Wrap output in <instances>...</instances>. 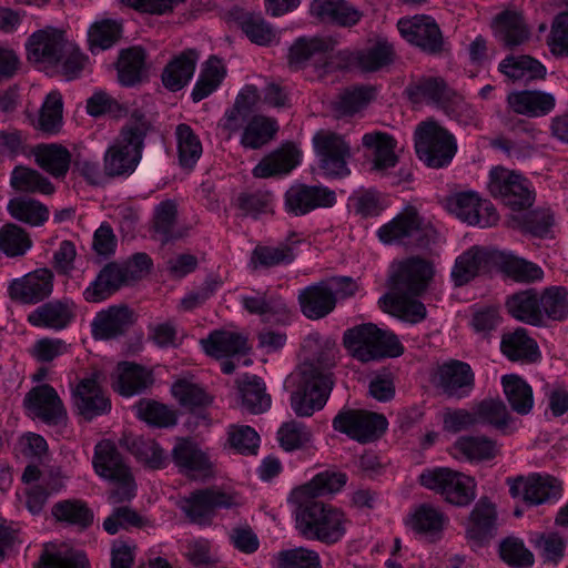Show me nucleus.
I'll return each instance as SVG.
<instances>
[{
  "instance_id": "17",
  "label": "nucleus",
  "mask_w": 568,
  "mask_h": 568,
  "mask_svg": "<svg viewBox=\"0 0 568 568\" xmlns=\"http://www.w3.org/2000/svg\"><path fill=\"white\" fill-rule=\"evenodd\" d=\"M400 36L409 43L428 53L442 50L444 41L436 21L429 16L402 18L397 22Z\"/></svg>"
},
{
  "instance_id": "6",
  "label": "nucleus",
  "mask_w": 568,
  "mask_h": 568,
  "mask_svg": "<svg viewBox=\"0 0 568 568\" xmlns=\"http://www.w3.org/2000/svg\"><path fill=\"white\" fill-rule=\"evenodd\" d=\"M343 341L349 354L363 363L398 357L404 353V347L396 335L372 323L348 328Z\"/></svg>"
},
{
  "instance_id": "32",
  "label": "nucleus",
  "mask_w": 568,
  "mask_h": 568,
  "mask_svg": "<svg viewBox=\"0 0 568 568\" xmlns=\"http://www.w3.org/2000/svg\"><path fill=\"white\" fill-rule=\"evenodd\" d=\"M302 313L310 320H320L335 308L333 291L327 281L310 285L298 293Z\"/></svg>"
},
{
  "instance_id": "54",
  "label": "nucleus",
  "mask_w": 568,
  "mask_h": 568,
  "mask_svg": "<svg viewBox=\"0 0 568 568\" xmlns=\"http://www.w3.org/2000/svg\"><path fill=\"white\" fill-rule=\"evenodd\" d=\"M63 101L59 91H51L47 94L37 122V129L48 135L60 132L63 123Z\"/></svg>"
},
{
  "instance_id": "23",
  "label": "nucleus",
  "mask_w": 568,
  "mask_h": 568,
  "mask_svg": "<svg viewBox=\"0 0 568 568\" xmlns=\"http://www.w3.org/2000/svg\"><path fill=\"white\" fill-rule=\"evenodd\" d=\"M77 317V306L70 298L47 302L28 315V322L34 327L53 331L67 328Z\"/></svg>"
},
{
  "instance_id": "55",
  "label": "nucleus",
  "mask_w": 568,
  "mask_h": 568,
  "mask_svg": "<svg viewBox=\"0 0 568 568\" xmlns=\"http://www.w3.org/2000/svg\"><path fill=\"white\" fill-rule=\"evenodd\" d=\"M11 186L19 192L39 193L50 195L55 187L50 180L40 172L28 168H16L11 173Z\"/></svg>"
},
{
  "instance_id": "20",
  "label": "nucleus",
  "mask_w": 568,
  "mask_h": 568,
  "mask_svg": "<svg viewBox=\"0 0 568 568\" xmlns=\"http://www.w3.org/2000/svg\"><path fill=\"white\" fill-rule=\"evenodd\" d=\"M100 373H93L83 378L73 392L74 406L88 420L106 414L111 409V402L100 386Z\"/></svg>"
},
{
  "instance_id": "7",
  "label": "nucleus",
  "mask_w": 568,
  "mask_h": 568,
  "mask_svg": "<svg viewBox=\"0 0 568 568\" xmlns=\"http://www.w3.org/2000/svg\"><path fill=\"white\" fill-rule=\"evenodd\" d=\"M341 54L335 52L331 38L300 37L291 44L286 58L291 70L312 69L322 78L335 69V60Z\"/></svg>"
},
{
  "instance_id": "22",
  "label": "nucleus",
  "mask_w": 568,
  "mask_h": 568,
  "mask_svg": "<svg viewBox=\"0 0 568 568\" xmlns=\"http://www.w3.org/2000/svg\"><path fill=\"white\" fill-rule=\"evenodd\" d=\"M53 291V274L48 268L36 270L9 285L11 298L26 304H36L49 297Z\"/></svg>"
},
{
  "instance_id": "40",
  "label": "nucleus",
  "mask_w": 568,
  "mask_h": 568,
  "mask_svg": "<svg viewBox=\"0 0 568 568\" xmlns=\"http://www.w3.org/2000/svg\"><path fill=\"white\" fill-rule=\"evenodd\" d=\"M300 151L294 145H284L272 152L254 166L255 178L266 179L276 174H286L300 163Z\"/></svg>"
},
{
  "instance_id": "37",
  "label": "nucleus",
  "mask_w": 568,
  "mask_h": 568,
  "mask_svg": "<svg viewBox=\"0 0 568 568\" xmlns=\"http://www.w3.org/2000/svg\"><path fill=\"white\" fill-rule=\"evenodd\" d=\"M201 344L207 355L216 358L245 354L250 349L244 334L229 329L212 332Z\"/></svg>"
},
{
  "instance_id": "61",
  "label": "nucleus",
  "mask_w": 568,
  "mask_h": 568,
  "mask_svg": "<svg viewBox=\"0 0 568 568\" xmlns=\"http://www.w3.org/2000/svg\"><path fill=\"white\" fill-rule=\"evenodd\" d=\"M277 131L276 122L264 116H254L245 126L241 144L246 149H258L267 143Z\"/></svg>"
},
{
  "instance_id": "11",
  "label": "nucleus",
  "mask_w": 568,
  "mask_h": 568,
  "mask_svg": "<svg viewBox=\"0 0 568 568\" xmlns=\"http://www.w3.org/2000/svg\"><path fill=\"white\" fill-rule=\"evenodd\" d=\"M444 206L460 221L483 229L497 224L499 220L495 206L471 191L449 195L445 199Z\"/></svg>"
},
{
  "instance_id": "44",
  "label": "nucleus",
  "mask_w": 568,
  "mask_h": 568,
  "mask_svg": "<svg viewBox=\"0 0 568 568\" xmlns=\"http://www.w3.org/2000/svg\"><path fill=\"white\" fill-rule=\"evenodd\" d=\"M500 349L510 361L535 362L539 357L537 343L521 327L503 335Z\"/></svg>"
},
{
  "instance_id": "28",
  "label": "nucleus",
  "mask_w": 568,
  "mask_h": 568,
  "mask_svg": "<svg viewBox=\"0 0 568 568\" xmlns=\"http://www.w3.org/2000/svg\"><path fill=\"white\" fill-rule=\"evenodd\" d=\"M497 443L484 435L459 436L450 447V455L458 460L484 463L499 454Z\"/></svg>"
},
{
  "instance_id": "36",
  "label": "nucleus",
  "mask_w": 568,
  "mask_h": 568,
  "mask_svg": "<svg viewBox=\"0 0 568 568\" xmlns=\"http://www.w3.org/2000/svg\"><path fill=\"white\" fill-rule=\"evenodd\" d=\"M152 383L153 377L150 371L124 362L118 365L112 386L120 395L132 397L144 392Z\"/></svg>"
},
{
  "instance_id": "60",
  "label": "nucleus",
  "mask_w": 568,
  "mask_h": 568,
  "mask_svg": "<svg viewBox=\"0 0 568 568\" xmlns=\"http://www.w3.org/2000/svg\"><path fill=\"white\" fill-rule=\"evenodd\" d=\"M145 52L141 48H131L121 52L118 62V77L121 84L132 87L141 80Z\"/></svg>"
},
{
  "instance_id": "41",
  "label": "nucleus",
  "mask_w": 568,
  "mask_h": 568,
  "mask_svg": "<svg viewBox=\"0 0 568 568\" xmlns=\"http://www.w3.org/2000/svg\"><path fill=\"white\" fill-rule=\"evenodd\" d=\"M407 92L414 102H425L443 109L455 91L442 78L428 77L412 83Z\"/></svg>"
},
{
  "instance_id": "51",
  "label": "nucleus",
  "mask_w": 568,
  "mask_h": 568,
  "mask_svg": "<svg viewBox=\"0 0 568 568\" xmlns=\"http://www.w3.org/2000/svg\"><path fill=\"white\" fill-rule=\"evenodd\" d=\"M176 204L172 200L162 201L154 207L153 229L162 243L183 236V233L176 229Z\"/></svg>"
},
{
  "instance_id": "53",
  "label": "nucleus",
  "mask_w": 568,
  "mask_h": 568,
  "mask_svg": "<svg viewBox=\"0 0 568 568\" xmlns=\"http://www.w3.org/2000/svg\"><path fill=\"white\" fill-rule=\"evenodd\" d=\"M476 426L488 425L505 432L511 420L506 405L500 399L487 398L473 407Z\"/></svg>"
},
{
  "instance_id": "19",
  "label": "nucleus",
  "mask_w": 568,
  "mask_h": 568,
  "mask_svg": "<svg viewBox=\"0 0 568 568\" xmlns=\"http://www.w3.org/2000/svg\"><path fill=\"white\" fill-rule=\"evenodd\" d=\"M26 409L30 415L40 418L48 425H60L65 420L67 413L55 389L43 384L33 387L24 397Z\"/></svg>"
},
{
  "instance_id": "21",
  "label": "nucleus",
  "mask_w": 568,
  "mask_h": 568,
  "mask_svg": "<svg viewBox=\"0 0 568 568\" xmlns=\"http://www.w3.org/2000/svg\"><path fill=\"white\" fill-rule=\"evenodd\" d=\"M497 251L474 245L457 256L450 273L452 280L457 286L465 285L488 271L490 264H497Z\"/></svg>"
},
{
  "instance_id": "24",
  "label": "nucleus",
  "mask_w": 568,
  "mask_h": 568,
  "mask_svg": "<svg viewBox=\"0 0 568 568\" xmlns=\"http://www.w3.org/2000/svg\"><path fill=\"white\" fill-rule=\"evenodd\" d=\"M448 523L447 515L432 504L418 505L406 519V526L419 538L428 541L440 539Z\"/></svg>"
},
{
  "instance_id": "30",
  "label": "nucleus",
  "mask_w": 568,
  "mask_h": 568,
  "mask_svg": "<svg viewBox=\"0 0 568 568\" xmlns=\"http://www.w3.org/2000/svg\"><path fill=\"white\" fill-rule=\"evenodd\" d=\"M362 144L368 151L374 171L386 172L397 164V143L392 135L379 131L368 132L363 135Z\"/></svg>"
},
{
  "instance_id": "56",
  "label": "nucleus",
  "mask_w": 568,
  "mask_h": 568,
  "mask_svg": "<svg viewBox=\"0 0 568 568\" xmlns=\"http://www.w3.org/2000/svg\"><path fill=\"white\" fill-rule=\"evenodd\" d=\"M394 58L393 45L378 41L375 45L353 54V63L364 72H374L388 65Z\"/></svg>"
},
{
  "instance_id": "18",
  "label": "nucleus",
  "mask_w": 568,
  "mask_h": 568,
  "mask_svg": "<svg viewBox=\"0 0 568 568\" xmlns=\"http://www.w3.org/2000/svg\"><path fill=\"white\" fill-rule=\"evenodd\" d=\"M242 307L250 314L257 315L265 323L286 324L291 318V308L277 294L252 291L240 295Z\"/></svg>"
},
{
  "instance_id": "47",
  "label": "nucleus",
  "mask_w": 568,
  "mask_h": 568,
  "mask_svg": "<svg viewBox=\"0 0 568 568\" xmlns=\"http://www.w3.org/2000/svg\"><path fill=\"white\" fill-rule=\"evenodd\" d=\"M179 163L184 169H193L203 153L200 138L193 129L181 123L175 129Z\"/></svg>"
},
{
  "instance_id": "29",
  "label": "nucleus",
  "mask_w": 568,
  "mask_h": 568,
  "mask_svg": "<svg viewBox=\"0 0 568 568\" xmlns=\"http://www.w3.org/2000/svg\"><path fill=\"white\" fill-rule=\"evenodd\" d=\"M69 44L61 32L40 30L34 32L28 41V57L36 62L58 63Z\"/></svg>"
},
{
  "instance_id": "52",
  "label": "nucleus",
  "mask_w": 568,
  "mask_h": 568,
  "mask_svg": "<svg viewBox=\"0 0 568 568\" xmlns=\"http://www.w3.org/2000/svg\"><path fill=\"white\" fill-rule=\"evenodd\" d=\"M497 264L506 275L517 282L529 283L540 281L544 277V271L540 266L513 254L498 252Z\"/></svg>"
},
{
  "instance_id": "3",
  "label": "nucleus",
  "mask_w": 568,
  "mask_h": 568,
  "mask_svg": "<svg viewBox=\"0 0 568 568\" xmlns=\"http://www.w3.org/2000/svg\"><path fill=\"white\" fill-rule=\"evenodd\" d=\"M287 382L294 387L290 397L291 408L298 417H311L323 409L334 385L329 366L312 361L302 363Z\"/></svg>"
},
{
  "instance_id": "14",
  "label": "nucleus",
  "mask_w": 568,
  "mask_h": 568,
  "mask_svg": "<svg viewBox=\"0 0 568 568\" xmlns=\"http://www.w3.org/2000/svg\"><path fill=\"white\" fill-rule=\"evenodd\" d=\"M509 493L530 506H537L561 496V483L547 474H531L527 477L508 479Z\"/></svg>"
},
{
  "instance_id": "64",
  "label": "nucleus",
  "mask_w": 568,
  "mask_h": 568,
  "mask_svg": "<svg viewBox=\"0 0 568 568\" xmlns=\"http://www.w3.org/2000/svg\"><path fill=\"white\" fill-rule=\"evenodd\" d=\"M542 315L555 321H561L568 316V290L562 286L546 288L539 298Z\"/></svg>"
},
{
  "instance_id": "46",
  "label": "nucleus",
  "mask_w": 568,
  "mask_h": 568,
  "mask_svg": "<svg viewBox=\"0 0 568 568\" xmlns=\"http://www.w3.org/2000/svg\"><path fill=\"white\" fill-rule=\"evenodd\" d=\"M226 75V68L223 61L212 55L202 65L199 79L192 90V99L194 102L207 98L222 83Z\"/></svg>"
},
{
  "instance_id": "12",
  "label": "nucleus",
  "mask_w": 568,
  "mask_h": 568,
  "mask_svg": "<svg viewBox=\"0 0 568 568\" xmlns=\"http://www.w3.org/2000/svg\"><path fill=\"white\" fill-rule=\"evenodd\" d=\"M386 418L376 413L343 409L333 418V428L359 443L376 439L387 428Z\"/></svg>"
},
{
  "instance_id": "1",
  "label": "nucleus",
  "mask_w": 568,
  "mask_h": 568,
  "mask_svg": "<svg viewBox=\"0 0 568 568\" xmlns=\"http://www.w3.org/2000/svg\"><path fill=\"white\" fill-rule=\"evenodd\" d=\"M346 479L343 473L326 470L290 493L287 501L295 507V528L303 538L333 545L345 536V514L316 498L338 491L346 484Z\"/></svg>"
},
{
  "instance_id": "5",
  "label": "nucleus",
  "mask_w": 568,
  "mask_h": 568,
  "mask_svg": "<svg viewBox=\"0 0 568 568\" xmlns=\"http://www.w3.org/2000/svg\"><path fill=\"white\" fill-rule=\"evenodd\" d=\"M379 241L387 245L427 248L439 240L433 223L412 204L405 205L389 222L377 230Z\"/></svg>"
},
{
  "instance_id": "31",
  "label": "nucleus",
  "mask_w": 568,
  "mask_h": 568,
  "mask_svg": "<svg viewBox=\"0 0 568 568\" xmlns=\"http://www.w3.org/2000/svg\"><path fill=\"white\" fill-rule=\"evenodd\" d=\"M300 240H287L278 245H256L251 253L248 267L252 271L267 270L291 264L296 257Z\"/></svg>"
},
{
  "instance_id": "35",
  "label": "nucleus",
  "mask_w": 568,
  "mask_h": 568,
  "mask_svg": "<svg viewBox=\"0 0 568 568\" xmlns=\"http://www.w3.org/2000/svg\"><path fill=\"white\" fill-rule=\"evenodd\" d=\"M92 464L97 475L105 480L131 473L115 444L108 439L95 445Z\"/></svg>"
},
{
  "instance_id": "50",
  "label": "nucleus",
  "mask_w": 568,
  "mask_h": 568,
  "mask_svg": "<svg viewBox=\"0 0 568 568\" xmlns=\"http://www.w3.org/2000/svg\"><path fill=\"white\" fill-rule=\"evenodd\" d=\"M243 407L252 414H262L271 407V396L266 394V387L261 377L246 375L241 385Z\"/></svg>"
},
{
  "instance_id": "57",
  "label": "nucleus",
  "mask_w": 568,
  "mask_h": 568,
  "mask_svg": "<svg viewBox=\"0 0 568 568\" xmlns=\"http://www.w3.org/2000/svg\"><path fill=\"white\" fill-rule=\"evenodd\" d=\"M272 568H322V561L317 551L295 547L276 552L272 557Z\"/></svg>"
},
{
  "instance_id": "15",
  "label": "nucleus",
  "mask_w": 568,
  "mask_h": 568,
  "mask_svg": "<svg viewBox=\"0 0 568 568\" xmlns=\"http://www.w3.org/2000/svg\"><path fill=\"white\" fill-rule=\"evenodd\" d=\"M433 386L448 398L468 397L475 385V377L467 363L452 361L439 365L432 374Z\"/></svg>"
},
{
  "instance_id": "8",
  "label": "nucleus",
  "mask_w": 568,
  "mask_h": 568,
  "mask_svg": "<svg viewBox=\"0 0 568 568\" xmlns=\"http://www.w3.org/2000/svg\"><path fill=\"white\" fill-rule=\"evenodd\" d=\"M415 150L427 166L440 169L453 161L457 152V141L436 121H424L415 130Z\"/></svg>"
},
{
  "instance_id": "43",
  "label": "nucleus",
  "mask_w": 568,
  "mask_h": 568,
  "mask_svg": "<svg viewBox=\"0 0 568 568\" xmlns=\"http://www.w3.org/2000/svg\"><path fill=\"white\" fill-rule=\"evenodd\" d=\"M508 313L516 320L529 325L544 324L539 297L534 290H526L509 296L506 301Z\"/></svg>"
},
{
  "instance_id": "38",
  "label": "nucleus",
  "mask_w": 568,
  "mask_h": 568,
  "mask_svg": "<svg viewBox=\"0 0 568 568\" xmlns=\"http://www.w3.org/2000/svg\"><path fill=\"white\" fill-rule=\"evenodd\" d=\"M36 163L55 179H64L71 164L70 151L58 143H42L33 148Z\"/></svg>"
},
{
  "instance_id": "63",
  "label": "nucleus",
  "mask_w": 568,
  "mask_h": 568,
  "mask_svg": "<svg viewBox=\"0 0 568 568\" xmlns=\"http://www.w3.org/2000/svg\"><path fill=\"white\" fill-rule=\"evenodd\" d=\"M121 24L115 20L97 21L88 31V41L92 53L111 48L119 39Z\"/></svg>"
},
{
  "instance_id": "62",
  "label": "nucleus",
  "mask_w": 568,
  "mask_h": 568,
  "mask_svg": "<svg viewBox=\"0 0 568 568\" xmlns=\"http://www.w3.org/2000/svg\"><path fill=\"white\" fill-rule=\"evenodd\" d=\"M375 98V88L372 85H356L344 90L336 102V110L343 115H353Z\"/></svg>"
},
{
  "instance_id": "49",
  "label": "nucleus",
  "mask_w": 568,
  "mask_h": 568,
  "mask_svg": "<svg viewBox=\"0 0 568 568\" xmlns=\"http://www.w3.org/2000/svg\"><path fill=\"white\" fill-rule=\"evenodd\" d=\"M37 568H88V559L83 552L67 545H48Z\"/></svg>"
},
{
  "instance_id": "39",
  "label": "nucleus",
  "mask_w": 568,
  "mask_h": 568,
  "mask_svg": "<svg viewBox=\"0 0 568 568\" xmlns=\"http://www.w3.org/2000/svg\"><path fill=\"white\" fill-rule=\"evenodd\" d=\"M312 16L323 22L336 23L343 27L356 24L362 14L344 0H313L310 7Z\"/></svg>"
},
{
  "instance_id": "25",
  "label": "nucleus",
  "mask_w": 568,
  "mask_h": 568,
  "mask_svg": "<svg viewBox=\"0 0 568 568\" xmlns=\"http://www.w3.org/2000/svg\"><path fill=\"white\" fill-rule=\"evenodd\" d=\"M171 456L181 471L192 477H206L212 473L211 457L192 439L178 438Z\"/></svg>"
},
{
  "instance_id": "9",
  "label": "nucleus",
  "mask_w": 568,
  "mask_h": 568,
  "mask_svg": "<svg viewBox=\"0 0 568 568\" xmlns=\"http://www.w3.org/2000/svg\"><path fill=\"white\" fill-rule=\"evenodd\" d=\"M488 190L513 210H523L534 203L535 194L531 183L521 174L503 166L489 172Z\"/></svg>"
},
{
  "instance_id": "2",
  "label": "nucleus",
  "mask_w": 568,
  "mask_h": 568,
  "mask_svg": "<svg viewBox=\"0 0 568 568\" xmlns=\"http://www.w3.org/2000/svg\"><path fill=\"white\" fill-rule=\"evenodd\" d=\"M433 276L434 266L426 260L410 257L398 263L389 277L390 293L378 300L379 307L409 324L420 323L427 311L415 297L427 288Z\"/></svg>"
},
{
  "instance_id": "34",
  "label": "nucleus",
  "mask_w": 568,
  "mask_h": 568,
  "mask_svg": "<svg viewBox=\"0 0 568 568\" xmlns=\"http://www.w3.org/2000/svg\"><path fill=\"white\" fill-rule=\"evenodd\" d=\"M508 106L517 114L529 118L544 116L556 105L552 94L542 91H515L507 97Z\"/></svg>"
},
{
  "instance_id": "33",
  "label": "nucleus",
  "mask_w": 568,
  "mask_h": 568,
  "mask_svg": "<svg viewBox=\"0 0 568 568\" xmlns=\"http://www.w3.org/2000/svg\"><path fill=\"white\" fill-rule=\"evenodd\" d=\"M493 30L497 40L509 49L521 45L530 37L523 16L511 10L503 11L494 18Z\"/></svg>"
},
{
  "instance_id": "58",
  "label": "nucleus",
  "mask_w": 568,
  "mask_h": 568,
  "mask_svg": "<svg viewBox=\"0 0 568 568\" xmlns=\"http://www.w3.org/2000/svg\"><path fill=\"white\" fill-rule=\"evenodd\" d=\"M495 524V506L489 500L481 498L470 514L467 532L473 539L484 540L491 534Z\"/></svg>"
},
{
  "instance_id": "10",
  "label": "nucleus",
  "mask_w": 568,
  "mask_h": 568,
  "mask_svg": "<svg viewBox=\"0 0 568 568\" xmlns=\"http://www.w3.org/2000/svg\"><path fill=\"white\" fill-rule=\"evenodd\" d=\"M313 144L323 173L328 178H345L351 173L347 161L351 146L339 134L318 131L313 136Z\"/></svg>"
},
{
  "instance_id": "26",
  "label": "nucleus",
  "mask_w": 568,
  "mask_h": 568,
  "mask_svg": "<svg viewBox=\"0 0 568 568\" xmlns=\"http://www.w3.org/2000/svg\"><path fill=\"white\" fill-rule=\"evenodd\" d=\"M130 282L128 267H124L122 263L111 262L100 271L95 280L83 291V297L89 303H100Z\"/></svg>"
},
{
  "instance_id": "13",
  "label": "nucleus",
  "mask_w": 568,
  "mask_h": 568,
  "mask_svg": "<svg viewBox=\"0 0 568 568\" xmlns=\"http://www.w3.org/2000/svg\"><path fill=\"white\" fill-rule=\"evenodd\" d=\"M237 505L235 495L214 488L196 490L180 501L181 510L197 525H209L217 509Z\"/></svg>"
},
{
  "instance_id": "27",
  "label": "nucleus",
  "mask_w": 568,
  "mask_h": 568,
  "mask_svg": "<svg viewBox=\"0 0 568 568\" xmlns=\"http://www.w3.org/2000/svg\"><path fill=\"white\" fill-rule=\"evenodd\" d=\"M133 323L134 315L128 306H110L97 313L91 332L95 339H112L123 335Z\"/></svg>"
},
{
  "instance_id": "42",
  "label": "nucleus",
  "mask_w": 568,
  "mask_h": 568,
  "mask_svg": "<svg viewBox=\"0 0 568 568\" xmlns=\"http://www.w3.org/2000/svg\"><path fill=\"white\" fill-rule=\"evenodd\" d=\"M199 54L195 50H186L175 57L163 70L162 82L170 91H179L192 79Z\"/></svg>"
},
{
  "instance_id": "59",
  "label": "nucleus",
  "mask_w": 568,
  "mask_h": 568,
  "mask_svg": "<svg viewBox=\"0 0 568 568\" xmlns=\"http://www.w3.org/2000/svg\"><path fill=\"white\" fill-rule=\"evenodd\" d=\"M8 210L16 220L39 226L49 217V210L40 202L29 197H16L9 201Z\"/></svg>"
},
{
  "instance_id": "4",
  "label": "nucleus",
  "mask_w": 568,
  "mask_h": 568,
  "mask_svg": "<svg viewBox=\"0 0 568 568\" xmlns=\"http://www.w3.org/2000/svg\"><path fill=\"white\" fill-rule=\"evenodd\" d=\"M149 122L140 111H133L128 124L122 129L119 139L110 145L103 156L105 175H130L136 169L149 131Z\"/></svg>"
},
{
  "instance_id": "48",
  "label": "nucleus",
  "mask_w": 568,
  "mask_h": 568,
  "mask_svg": "<svg viewBox=\"0 0 568 568\" xmlns=\"http://www.w3.org/2000/svg\"><path fill=\"white\" fill-rule=\"evenodd\" d=\"M505 396L514 412L520 415L530 413L534 396L530 385L517 375H505L501 378Z\"/></svg>"
},
{
  "instance_id": "45",
  "label": "nucleus",
  "mask_w": 568,
  "mask_h": 568,
  "mask_svg": "<svg viewBox=\"0 0 568 568\" xmlns=\"http://www.w3.org/2000/svg\"><path fill=\"white\" fill-rule=\"evenodd\" d=\"M498 70L513 81L526 82L546 74V68L529 55H508L499 63Z\"/></svg>"
},
{
  "instance_id": "16",
  "label": "nucleus",
  "mask_w": 568,
  "mask_h": 568,
  "mask_svg": "<svg viewBox=\"0 0 568 568\" xmlns=\"http://www.w3.org/2000/svg\"><path fill=\"white\" fill-rule=\"evenodd\" d=\"M335 202V192L323 185L296 183L284 194L285 211L294 216L305 215L318 207H331Z\"/></svg>"
}]
</instances>
